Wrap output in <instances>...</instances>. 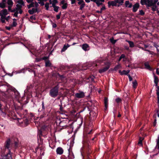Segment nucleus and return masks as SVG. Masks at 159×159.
<instances>
[{"label":"nucleus","instance_id":"1","mask_svg":"<svg viewBox=\"0 0 159 159\" xmlns=\"http://www.w3.org/2000/svg\"><path fill=\"white\" fill-rule=\"evenodd\" d=\"M157 1L156 0H141L140 3L142 5H145L147 7H151L153 11L157 10L158 8L156 6V3Z\"/></svg>","mask_w":159,"mask_h":159},{"label":"nucleus","instance_id":"2","mask_svg":"<svg viewBox=\"0 0 159 159\" xmlns=\"http://www.w3.org/2000/svg\"><path fill=\"white\" fill-rule=\"evenodd\" d=\"M59 88L58 84L52 88L50 90L49 95L52 98H56L58 94Z\"/></svg>","mask_w":159,"mask_h":159},{"label":"nucleus","instance_id":"3","mask_svg":"<svg viewBox=\"0 0 159 159\" xmlns=\"http://www.w3.org/2000/svg\"><path fill=\"white\" fill-rule=\"evenodd\" d=\"M16 4V7L17 8H20L25 6L24 2L23 0H14Z\"/></svg>","mask_w":159,"mask_h":159},{"label":"nucleus","instance_id":"4","mask_svg":"<svg viewBox=\"0 0 159 159\" xmlns=\"http://www.w3.org/2000/svg\"><path fill=\"white\" fill-rule=\"evenodd\" d=\"M7 3L8 5V10L9 11L11 12V11L12 10L11 9V8L13 4V2L12 0H7Z\"/></svg>","mask_w":159,"mask_h":159},{"label":"nucleus","instance_id":"5","mask_svg":"<svg viewBox=\"0 0 159 159\" xmlns=\"http://www.w3.org/2000/svg\"><path fill=\"white\" fill-rule=\"evenodd\" d=\"M67 120H63L60 122L59 125L60 126L62 127L63 128H65L68 126L67 125Z\"/></svg>","mask_w":159,"mask_h":159},{"label":"nucleus","instance_id":"6","mask_svg":"<svg viewBox=\"0 0 159 159\" xmlns=\"http://www.w3.org/2000/svg\"><path fill=\"white\" fill-rule=\"evenodd\" d=\"M84 93L83 92H80L75 94V96L78 98H83L84 97Z\"/></svg>","mask_w":159,"mask_h":159},{"label":"nucleus","instance_id":"7","mask_svg":"<svg viewBox=\"0 0 159 159\" xmlns=\"http://www.w3.org/2000/svg\"><path fill=\"white\" fill-rule=\"evenodd\" d=\"M110 65H108L104 68L100 69L99 72L100 73H103L107 70L110 68Z\"/></svg>","mask_w":159,"mask_h":159},{"label":"nucleus","instance_id":"8","mask_svg":"<svg viewBox=\"0 0 159 159\" xmlns=\"http://www.w3.org/2000/svg\"><path fill=\"white\" fill-rule=\"evenodd\" d=\"M139 5L138 3H136L133 6V11L134 12H136L139 8Z\"/></svg>","mask_w":159,"mask_h":159},{"label":"nucleus","instance_id":"9","mask_svg":"<svg viewBox=\"0 0 159 159\" xmlns=\"http://www.w3.org/2000/svg\"><path fill=\"white\" fill-rule=\"evenodd\" d=\"M9 153L7 155L3 156L2 159H12L11 155L10 153V150H8Z\"/></svg>","mask_w":159,"mask_h":159},{"label":"nucleus","instance_id":"10","mask_svg":"<svg viewBox=\"0 0 159 159\" xmlns=\"http://www.w3.org/2000/svg\"><path fill=\"white\" fill-rule=\"evenodd\" d=\"M8 14L7 10L6 9H4L1 11L0 12V16H6Z\"/></svg>","mask_w":159,"mask_h":159},{"label":"nucleus","instance_id":"11","mask_svg":"<svg viewBox=\"0 0 159 159\" xmlns=\"http://www.w3.org/2000/svg\"><path fill=\"white\" fill-rule=\"evenodd\" d=\"M37 12H38L37 8H33L31 9H30L28 10V12L30 15H32Z\"/></svg>","mask_w":159,"mask_h":159},{"label":"nucleus","instance_id":"12","mask_svg":"<svg viewBox=\"0 0 159 159\" xmlns=\"http://www.w3.org/2000/svg\"><path fill=\"white\" fill-rule=\"evenodd\" d=\"M108 4L109 7H110L111 6H117V3L115 0L109 1L108 2Z\"/></svg>","mask_w":159,"mask_h":159},{"label":"nucleus","instance_id":"13","mask_svg":"<svg viewBox=\"0 0 159 159\" xmlns=\"http://www.w3.org/2000/svg\"><path fill=\"white\" fill-rule=\"evenodd\" d=\"M56 152L57 154L61 155L63 152V150L61 147L58 148L56 150Z\"/></svg>","mask_w":159,"mask_h":159},{"label":"nucleus","instance_id":"14","mask_svg":"<svg viewBox=\"0 0 159 159\" xmlns=\"http://www.w3.org/2000/svg\"><path fill=\"white\" fill-rule=\"evenodd\" d=\"M82 48L85 51L89 50V46L87 44H83L82 45Z\"/></svg>","mask_w":159,"mask_h":159},{"label":"nucleus","instance_id":"15","mask_svg":"<svg viewBox=\"0 0 159 159\" xmlns=\"http://www.w3.org/2000/svg\"><path fill=\"white\" fill-rule=\"evenodd\" d=\"M90 118H92V117L93 119L95 118L96 116V114L93 111H91L89 113Z\"/></svg>","mask_w":159,"mask_h":159},{"label":"nucleus","instance_id":"16","mask_svg":"<svg viewBox=\"0 0 159 159\" xmlns=\"http://www.w3.org/2000/svg\"><path fill=\"white\" fill-rule=\"evenodd\" d=\"M22 8H20V9L19 8H17V7H15L14 9L12 10L11 11V12H14V11H17L20 14H21L22 12V11L21 10Z\"/></svg>","mask_w":159,"mask_h":159},{"label":"nucleus","instance_id":"17","mask_svg":"<svg viewBox=\"0 0 159 159\" xmlns=\"http://www.w3.org/2000/svg\"><path fill=\"white\" fill-rule=\"evenodd\" d=\"M10 139H8L6 142V144L5 145V149H6V148L7 149H9L10 145Z\"/></svg>","mask_w":159,"mask_h":159},{"label":"nucleus","instance_id":"18","mask_svg":"<svg viewBox=\"0 0 159 159\" xmlns=\"http://www.w3.org/2000/svg\"><path fill=\"white\" fill-rule=\"evenodd\" d=\"M70 46V45L68 44L66 45H64L63 48L61 50V52H63L65 51L67 49V48Z\"/></svg>","mask_w":159,"mask_h":159},{"label":"nucleus","instance_id":"19","mask_svg":"<svg viewBox=\"0 0 159 159\" xmlns=\"http://www.w3.org/2000/svg\"><path fill=\"white\" fill-rule=\"evenodd\" d=\"M69 155L68 156V159H73L75 157L73 153L71 152H70V149H68Z\"/></svg>","mask_w":159,"mask_h":159},{"label":"nucleus","instance_id":"20","mask_svg":"<svg viewBox=\"0 0 159 159\" xmlns=\"http://www.w3.org/2000/svg\"><path fill=\"white\" fill-rule=\"evenodd\" d=\"M125 7L129 8H131L132 6V4L130 3L129 1H126L125 2Z\"/></svg>","mask_w":159,"mask_h":159},{"label":"nucleus","instance_id":"21","mask_svg":"<svg viewBox=\"0 0 159 159\" xmlns=\"http://www.w3.org/2000/svg\"><path fill=\"white\" fill-rule=\"evenodd\" d=\"M129 70H123L122 71H121L120 70L119 71V72L120 73L121 75H127L129 72Z\"/></svg>","mask_w":159,"mask_h":159},{"label":"nucleus","instance_id":"22","mask_svg":"<svg viewBox=\"0 0 159 159\" xmlns=\"http://www.w3.org/2000/svg\"><path fill=\"white\" fill-rule=\"evenodd\" d=\"M108 100L107 98H104V104H105V110H106L107 108L108 107Z\"/></svg>","mask_w":159,"mask_h":159},{"label":"nucleus","instance_id":"23","mask_svg":"<svg viewBox=\"0 0 159 159\" xmlns=\"http://www.w3.org/2000/svg\"><path fill=\"white\" fill-rule=\"evenodd\" d=\"M116 3H118L119 5H117L118 7H119L120 5H122L124 3V0H116Z\"/></svg>","mask_w":159,"mask_h":159},{"label":"nucleus","instance_id":"24","mask_svg":"<svg viewBox=\"0 0 159 159\" xmlns=\"http://www.w3.org/2000/svg\"><path fill=\"white\" fill-rule=\"evenodd\" d=\"M144 66L146 68L148 69L149 70H151V68L149 66V63L148 62H146L144 63Z\"/></svg>","mask_w":159,"mask_h":159},{"label":"nucleus","instance_id":"25","mask_svg":"<svg viewBox=\"0 0 159 159\" xmlns=\"http://www.w3.org/2000/svg\"><path fill=\"white\" fill-rule=\"evenodd\" d=\"M126 42H127L128 43H129V47L130 48H133L134 47V43L133 42L128 41V40H126Z\"/></svg>","mask_w":159,"mask_h":159},{"label":"nucleus","instance_id":"26","mask_svg":"<svg viewBox=\"0 0 159 159\" xmlns=\"http://www.w3.org/2000/svg\"><path fill=\"white\" fill-rule=\"evenodd\" d=\"M6 7V3H3L2 2L0 3V8H4Z\"/></svg>","mask_w":159,"mask_h":159},{"label":"nucleus","instance_id":"27","mask_svg":"<svg viewBox=\"0 0 159 159\" xmlns=\"http://www.w3.org/2000/svg\"><path fill=\"white\" fill-rule=\"evenodd\" d=\"M34 2H30V4L29 5H27V7L29 9L31 8L32 7H34Z\"/></svg>","mask_w":159,"mask_h":159},{"label":"nucleus","instance_id":"28","mask_svg":"<svg viewBox=\"0 0 159 159\" xmlns=\"http://www.w3.org/2000/svg\"><path fill=\"white\" fill-rule=\"evenodd\" d=\"M133 86L134 88L135 89L137 87V83L136 80H135L133 82Z\"/></svg>","mask_w":159,"mask_h":159},{"label":"nucleus","instance_id":"29","mask_svg":"<svg viewBox=\"0 0 159 159\" xmlns=\"http://www.w3.org/2000/svg\"><path fill=\"white\" fill-rule=\"evenodd\" d=\"M121 68V66L120 64H118L114 68V70L116 71L118 69H120Z\"/></svg>","mask_w":159,"mask_h":159},{"label":"nucleus","instance_id":"30","mask_svg":"<svg viewBox=\"0 0 159 159\" xmlns=\"http://www.w3.org/2000/svg\"><path fill=\"white\" fill-rule=\"evenodd\" d=\"M51 65V63L49 61H47L45 62V66L46 67L50 66Z\"/></svg>","mask_w":159,"mask_h":159},{"label":"nucleus","instance_id":"31","mask_svg":"<svg viewBox=\"0 0 159 159\" xmlns=\"http://www.w3.org/2000/svg\"><path fill=\"white\" fill-rule=\"evenodd\" d=\"M54 8V10L56 12L58 11V10L59 7L58 6H52Z\"/></svg>","mask_w":159,"mask_h":159},{"label":"nucleus","instance_id":"32","mask_svg":"<svg viewBox=\"0 0 159 159\" xmlns=\"http://www.w3.org/2000/svg\"><path fill=\"white\" fill-rule=\"evenodd\" d=\"M100 1H101L100 0L99 1L98 0H96L95 3L98 6H99L102 4V3L100 2Z\"/></svg>","mask_w":159,"mask_h":159},{"label":"nucleus","instance_id":"33","mask_svg":"<svg viewBox=\"0 0 159 159\" xmlns=\"http://www.w3.org/2000/svg\"><path fill=\"white\" fill-rule=\"evenodd\" d=\"M58 2L57 0H53L52 1V6H56V4Z\"/></svg>","mask_w":159,"mask_h":159},{"label":"nucleus","instance_id":"34","mask_svg":"<svg viewBox=\"0 0 159 159\" xmlns=\"http://www.w3.org/2000/svg\"><path fill=\"white\" fill-rule=\"evenodd\" d=\"M67 3H65L64 4H63V5L61 7V8L62 9H66L67 8Z\"/></svg>","mask_w":159,"mask_h":159},{"label":"nucleus","instance_id":"35","mask_svg":"<svg viewBox=\"0 0 159 159\" xmlns=\"http://www.w3.org/2000/svg\"><path fill=\"white\" fill-rule=\"evenodd\" d=\"M121 101L122 100L121 99L119 98H117L116 99V101L117 103L120 102H121Z\"/></svg>","mask_w":159,"mask_h":159},{"label":"nucleus","instance_id":"36","mask_svg":"<svg viewBox=\"0 0 159 159\" xmlns=\"http://www.w3.org/2000/svg\"><path fill=\"white\" fill-rule=\"evenodd\" d=\"M154 82H158L159 81V80L158 77L155 75H154Z\"/></svg>","mask_w":159,"mask_h":159},{"label":"nucleus","instance_id":"37","mask_svg":"<svg viewBox=\"0 0 159 159\" xmlns=\"http://www.w3.org/2000/svg\"><path fill=\"white\" fill-rule=\"evenodd\" d=\"M45 7L46 8L47 10H48L49 7V3H46L45 5Z\"/></svg>","mask_w":159,"mask_h":159},{"label":"nucleus","instance_id":"38","mask_svg":"<svg viewBox=\"0 0 159 159\" xmlns=\"http://www.w3.org/2000/svg\"><path fill=\"white\" fill-rule=\"evenodd\" d=\"M110 41L113 44H115L117 40H114L113 38L110 39Z\"/></svg>","mask_w":159,"mask_h":159},{"label":"nucleus","instance_id":"39","mask_svg":"<svg viewBox=\"0 0 159 159\" xmlns=\"http://www.w3.org/2000/svg\"><path fill=\"white\" fill-rule=\"evenodd\" d=\"M143 139L142 138H139V141L138 142V144L140 145H142V141Z\"/></svg>","mask_w":159,"mask_h":159},{"label":"nucleus","instance_id":"40","mask_svg":"<svg viewBox=\"0 0 159 159\" xmlns=\"http://www.w3.org/2000/svg\"><path fill=\"white\" fill-rule=\"evenodd\" d=\"M30 18L32 20H36L35 16V15H33L31 16Z\"/></svg>","mask_w":159,"mask_h":159},{"label":"nucleus","instance_id":"41","mask_svg":"<svg viewBox=\"0 0 159 159\" xmlns=\"http://www.w3.org/2000/svg\"><path fill=\"white\" fill-rule=\"evenodd\" d=\"M78 4L79 5H82L83 4H85L83 0H80L78 2Z\"/></svg>","mask_w":159,"mask_h":159},{"label":"nucleus","instance_id":"42","mask_svg":"<svg viewBox=\"0 0 159 159\" xmlns=\"http://www.w3.org/2000/svg\"><path fill=\"white\" fill-rule=\"evenodd\" d=\"M13 12H14V16L16 17H17L18 14L19 13L17 11H14Z\"/></svg>","mask_w":159,"mask_h":159},{"label":"nucleus","instance_id":"43","mask_svg":"<svg viewBox=\"0 0 159 159\" xmlns=\"http://www.w3.org/2000/svg\"><path fill=\"white\" fill-rule=\"evenodd\" d=\"M34 7L35 6V8H37L38 9V7L39 6V5L38 4V3L36 2H34Z\"/></svg>","mask_w":159,"mask_h":159},{"label":"nucleus","instance_id":"44","mask_svg":"<svg viewBox=\"0 0 159 159\" xmlns=\"http://www.w3.org/2000/svg\"><path fill=\"white\" fill-rule=\"evenodd\" d=\"M1 21L2 23H4L5 22V18L3 16H1Z\"/></svg>","mask_w":159,"mask_h":159},{"label":"nucleus","instance_id":"45","mask_svg":"<svg viewBox=\"0 0 159 159\" xmlns=\"http://www.w3.org/2000/svg\"><path fill=\"white\" fill-rule=\"evenodd\" d=\"M2 95L3 96H4L6 98H8V96L7 95L6 93L4 92H2Z\"/></svg>","mask_w":159,"mask_h":159},{"label":"nucleus","instance_id":"46","mask_svg":"<svg viewBox=\"0 0 159 159\" xmlns=\"http://www.w3.org/2000/svg\"><path fill=\"white\" fill-rule=\"evenodd\" d=\"M17 25L16 22V21H13V22L12 24L11 25L12 27H15Z\"/></svg>","mask_w":159,"mask_h":159},{"label":"nucleus","instance_id":"47","mask_svg":"<svg viewBox=\"0 0 159 159\" xmlns=\"http://www.w3.org/2000/svg\"><path fill=\"white\" fill-rule=\"evenodd\" d=\"M43 1H40L39 2H38V3L40 4L41 6H43L44 5V2H43Z\"/></svg>","mask_w":159,"mask_h":159},{"label":"nucleus","instance_id":"48","mask_svg":"<svg viewBox=\"0 0 159 159\" xmlns=\"http://www.w3.org/2000/svg\"><path fill=\"white\" fill-rule=\"evenodd\" d=\"M139 11V14L141 15H143L144 14V13L143 10H140Z\"/></svg>","mask_w":159,"mask_h":159},{"label":"nucleus","instance_id":"49","mask_svg":"<svg viewBox=\"0 0 159 159\" xmlns=\"http://www.w3.org/2000/svg\"><path fill=\"white\" fill-rule=\"evenodd\" d=\"M85 4H83L82 5H80V9L82 10L83 8L84 7Z\"/></svg>","mask_w":159,"mask_h":159},{"label":"nucleus","instance_id":"50","mask_svg":"<svg viewBox=\"0 0 159 159\" xmlns=\"http://www.w3.org/2000/svg\"><path fill=\"white\" fill-rule=\"evenodd\" d=\"M61 14V12H60L59 14L57 15L56 16L57 19V20L59 19L60 18V15Z\"/></svg>","mask_w":159,"mask_h":159},{"label":"nucleus","instance_id":"51","mask_svg":"<svg viewBox=\"0 0 159 159\" xmlns=\"http://www.w3.org/2000/svg\"><path fill=\"white\" fill-rule=\"evenodd\" d=\"M125 57V56L124 54H122L120 57V59L124 58Z\"/></svg>","mask_w":159,"mask_h":159},{"label":"nucleus","instance_id":"52","mask_svg":"<svg viewBox=\"0 0 159 159\" xmlns=\"http://www.w3.org/2000/svg\"><path fill=\"white\" fill-rule=\"evenodd\" d=\"M66 2H65V1L64 0H63L61 1V3L62 5L64 4L65 3H66Z\"/></svg>","mask_w":159,"mask_h":159},{"label":"nucleus","instance_id":"53","mask_svg":"<svg viewBox=\"0 0 159 159\" xmlns=\"http://www.w3.org/2000/svg\"><path fill=\"white\" fill-rule=\"evenodd\" d=\"M26 1L28 3H30L33 2V0H26Z\"/></svg>","mask_w":159,"mask_h":159},{"label":"nucleus","instance_id":"54","mask_svg":"<svg viewBox=\"0 0 159 159\" xmlns=\"http://www.w3.org/2000/svg\"><path fill=\"white\" fill-rule=\"evenodd\" d=\"M71 4H74L75 2V0H71Z\"/></svg>","mask_w":159,"mask_h":159},{"label":"nucleus","instance_id":"55","mask_svg":"<svg viewBox=\"0 0 159 159\" xmlns=\"http://www.w3.org/2000/svg\"><path fill=\"white\" fill-rule=\"evenodd\" d=\"M128 77H129V81H132V78L131 77V76H130V75H128Z\"/></svg>","mask_w":159,"mask_h":159},{"label":"nucleus","instance_id":"56","mask_svg":"<svg viewBox=\"0 0 159 159\" xmlns=\"http://www.w3.org/2000/svg\"><path fill=\"white\" fill-rule=\"evenodd\" d=\"M42 106L43 109H45V107H44V103L43 101L42 102Z\"/></svg>","mask_w":159,"mask_h":159},{"label":"nucleus","instance_id":"57","mask_svg":"<svg viewBox=\"0 0 159 159\" xmlns=\"http://www.w3.org/2000/svg\"><path fill=\"white\" fill-rule=\"evenodd\" d=\"M153 46L154 47H155V48H156L157 49L158 48H157L158 47V45H157L156 44L154 43V45H153Z\"/></svg>","mask_w":159,"mask_h":159},{"label":"nucleus","instance_id":"58","mask_svg":"<svg viewBox=\"0 0 159 159\" xmlns=\"http://www.w3.org/2000/svg\"><path fill=\"white\" fill-rule=\"evenodd\" d=\"M6 29L7 30H10L11 29V27L7 26L6 27Z\"/></svg>","mask_w":159,"mask_h":159},{"label":"nucleus","instance_id":"59","mask_svg":"<svg viewBox=\"0 0 159 159\" xmlns=\"http://www.w3.org/2000/svg\"><path fill=\"white\" fill-rule=\"evenodd\" d=\"M60 110L61 111H63V107H62V106H61L60 105Z\"/></svg>","mask_w":159,"mask_h":159},{"label":"nucleus","instance_id":"60","mask_svg":"<svg viewBox=\"0 0 159 159\" xmlns=\"http://www.w3.org/2000/svg\"><path fill=\"white\" fill-rule=\"evenodd\" d=\"M57 26V25L56 24L53 23L52 25V27L53 28H55Z\"/></svg>","mask_w":159,"mask_h":159},{"label":"nucleus","instance_id":"61","mask_svg":"<svg viewBox=\"0 0 159 159\" xmlns=\"http://www.w3.org/2000/svg\"><path fill=\"white\" fill-rule=\"evenodd\" d=\"M156 72L157 75H159V72L158 71V69L157 68L156 69Z\"/></svg>","mask_w":159,"mask_h":159},{"label":"nucleus","instance_id":"62","mask_svg":"<svg viewBox=\"0 0 159 159\" xmlns=\"http://www.w3.org/2000/svg\"><path fill=\"white\" fill-rule=\"evenodd\" d=\"M18 145V143L16 142L15 143V147H17Z\"/></svg>","mask_w":159,"mask_h":159},{"label":"nucleus","instance_id":"63","mask_svg":"<svg viewBox=\"0 0 159 159\" xmlns=\"http://www.w3.org/2000/svg\"><path fill=\"white\" fill-rule=\"evenodd\" d=\"M1 2L3 3H6V0H2Z\"/></svg>","mask_w":159,"mask_h":159},{"label":"nucleus","instance_id":"64","mask_svg":"<svg viewBox=\"0 0 159 159\" xmlns=\"http://www.w3.org/2000/svg\"><path fill=\"white\" fill-rule=\"evenodd\" d=\"M157 98H159V92H158V91H157Z\"/></svg>","mask_w":159,"mask_h":159}]
</instances>
